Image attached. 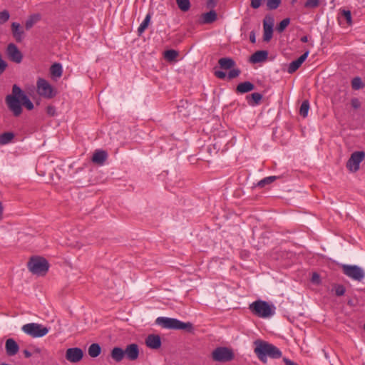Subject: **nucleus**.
Here are the masks:
<instances>
[{"label": "nucleus", "instance_id": "obj_5", "mask_svg": "<svg viewBox=\"0 0 365 365\" xmlns=\"http://www.w3.org/2000/svg\"><path fill=\"white\" fill-rule=\"evenodd\" d=\"M28 268L32 274L43 276L48 270L49 264L43 257H33L28 262Z\"/></svg>", "mask_w": 365, "mask_h": 365}, {"label": "nucleus", "instance_id": "obj_47", "mask_svg": "<svg viewBox=\"0 0 365 365\" xmlns=\"http://www.w3.org/2000/svg\"><path fill=\"white\" fill-rule=\"evenodd\" d=\"M312 281L313 282L318 283L319 281V276L317 273H314L312 277Z\"/></svg>", "mask_w": 365, "mask_h": 365}, {"label": "nucleus", "instance_id": "obj_13", "mask_svg": "<svg viewBox=\"0 0 365 365\" xmlns=\"http://www.w3.org/2000/svg\"><path fill=\"white\" fill-rule=\"evenodd\" d=\"M7 55L11 61L19 63L22 61V53L14 43H9L6 49Z\"/></svg>", "mask_w": 365, "mask_h": 365}, {"label": "nucleus", "instance_id": "obj_29", "mask_svg": "<svg viewBox=\"0 0 365 365\" xmlns=\"http://www.w3.org/2000/svg\"><path fill=\"white\" fill-rule=\"evenodd\" d=\"M14 138L12 132H5L0 135V145H6L11 142Z\"/></svg>", "mask_w": 365, "mask_h": 365}, {"label": "nucleus", "instance_id": "obj_8", "mask_svg": "<svg viewBox=\"0 0 365 365\" xmlns=\"http://www.w3.org/2000/svg\"><path fill=\"white\" fill-rule=\"evenodd\" d=\"M37 93L45 98H52L55 93L50 83L43 78H39L36 82Z\"/></svg>", "mask_w": 365, "mask_h": 365}, {"label": "nucleus", "instance_id": "obj_40", "mask_svg": "<svg viewBox=\"0 0 365 365\" xmlns=\"http://www.w3.org/2000/svg\"><path fill=\"white\" fill-rule=\"evenodd\" d=\"M10 15L8 11L4 10L0 12V25L4 24L9 19Z\"/></svg>", "mask_w": 365, "mask_h": 365}, {"label": "nucleus", "instance_id": "obj_20", "mask_svg": "<svg viewBox=\"0 0 365 365\" xmlns=\"http://www.w3.org/2000/svg\"><path fill=\"white\" fill-rule=\"evenodd\" d=\"M255 89V85L250 81H245L239 83L236 87V92L238 93H245Z\"/></svg>", "mask_w": 365, "mask_h": 365}, {"label": "nucleus", "instance_id": "obj_38", "mask_svg": "<svg viewBox=\"0 0 365 365\" xmlns=\"http://www.w3.org/2000/svg\"><path fill=\"white\" fill-rule=\"evenodd\" d=\"M351 86L354 90H359L363 86V83L359 77H355L351 81Z\"/></svg>", "mask_w": 365, "mask_h": 365}, {"label": "nucleus", "instance_id": "obj_19", "mask_svg": "<svg viewBox=\"0 0 365 365\" xmlns=\"http://www.w3.org/2000/svg\"><path fill=\"white\" fill-rule=\"evenodd\" d=\"M268 56L267 51H257L255 52L250 58V61L252 63H261L264 61Z\"/></svg>", "mask_w": 365, "mask_h": 365}, {"label": "nucleus", "instance_id": "obj_6", "mask_svg": "<svg viewBox=\"0 0 365 365\" xmlns=\"http://www.w3.org/2000/svg\"><path fill=\"white\" fill-rule=\"evenodd\" d=\"M22 331L33 338L43 337L48 333V328L37 323H29L24 324Z\"/></svg>", "mask_w": 365, "mask_h": 365}, {"label": "nucleus", "instance_id": "obj_33", "mask_svg": "<svg viewBox=\"0 0 365 365\" xmlns=\"http://www.w3.org/2000/svg\"><path fill=\"white\" fill-rule=\"evenodd\" d=\"M309 110V103L307 100H305L302 102L300 109H299V114L305 118L308 115V112Z\"/></svg>", "mask_w": 365, "mask_h": 365}, {"label": "nucleus", "instance_id": "obj_44", "mask_svg": "<svg viewBox=\"0 0 365 365\" xmlns=\"http://www.w3.org/2000/svg\"><path fill=\"white\" fill-rule=\"evenodd\" d=\"M215 75L220 79H224L226 77V73L222 71H215Z\"/></svg>", "mask_w": 365, "mask_h": 365}, {"label": "nucleus", "instance_id": "obj_15", "mask_svg": "<svg viewBox=\"0 0 365 365\" xmlns=\"http://www.w3.org/2000/svg\"><path fill=\"white\" fill-rule=\"evenodd\" d=\"M13 37L17 42H21L25 37V33L21 24L17 22H13L11 25Z\"/></svg>", "mask_w": 365, "mask_h": 365}, {"label": "nucleus", "instance_id": "obj_16", "mask_svg": "<svg viewBox=\"0 0 365 365\" xmlns=\"http://www.w3.org/2000/svg\"><path fill=\"white\" fill-rule=\"evenodd\" d=\"M5 350L9 356H13L19 352V346L14 339L9 338L5 342Z\"/></svg>", "mask_w": 365, "mask_h": 365}, {"label": "nucleus", "instance_id": "obj_36", "mask_svg": "<svg viewBox=\"0 0 365 365\" xmlns=\"http://www.w3.org/2000/svg\"><path fill=\"white\" fill-rule=\"evenodd\" d=\"M340 14L341 16L346 19L348 25L351 26L352 24L351 11L349 10L342 9L340 11Z\"/></svg>", "mask_w": 365, "mask_h": 365}, {"label": "nucleus", "instance_id": "obj_35", "mask_svg": "<svg viewBox=\"0 0 365 365\" xmlns=\"http://www.w3.org/2000/svg\"><path fill=\"white\" fill-rule=\"evenodd\" d=\"M290 19L289 18L284 19L277 26L276 29L279 33L284 31L287 26L289 24Z\"/></svg>", "mask_w": 365, "mask_h": 365}, {"label": "nucleus", "instance_id": "obj_3", "mask_svg": "<svg viewBox=\"0 0 365 365\" xmlns=\"http://www.w3.org/2000/svg\"><path fill=\"white\" fill-rule=\"evenodd\" d=\"M155 323L165 329L186 330L188 332H192L193 330L191 322H182L174 318L160 317L156 319Z\"/></svg>", "mask_w": 365, "mask_h": 365}, {"label": "nucleus", "instance_id": "obj_30", "mask_svg": "<svg viewBox=\"0 0 365 365\" xmlns=\"http://www.w3.org/2000/svg\"><path fill=\"white\" fill-rule=\"evenodd\" d=\"M151 15L148 14L143 20V21L140 24V26L138 29V32L139 35H141L145 30L148 28L149 23L150 21Z\"/></svg>", "mask_w": 365, "mask_h": 365}, {"label": "nucleus", "instance_id": "obj_25", "mask_svg": "<svg viewBox=\"0 0 365 365\" xmlns=\"http://www.w3.org/2000/svg\"><path fill=\"white\" fill-rule=\"evenodd\" d=\"M41 15L39 14H34L29 16L26 21L25 27L27 30L31 29L34 25L41 20Z\"/></svg>", "mask_w": 365, "mask_h": 365}, {"label": "nucleus", "instance_id": "obj_7", "mask_svg": "<svg viewBox=\"0 0 365 365\" xmlns=\"http://www.w3.org/2000/svg\"><path fill=\"white\" fill-rule=\"evenodd\" d=\"M212 358L215 361L227 362L234 359V354L230 349L220 346L213 350Z\"/></svg>", "mask_w": 365, "mask_h": 365}, {"label": "nucleus", "instance_id": "obj_18", "mask_svg": "<svg viewBox=\"0 0 365 365\" xmlns=\"http://www.w3.org/2000/svg\"><path fill=\"white\" fill-rule=\"evenodd\" d=\"M146 346L152 349H158L161 346V339L157 334H150L145 339Z\"/></svg>", "mask_w": 365, "mask_h": 365}, {"label": "nucleus", "instance_id": "obj_37", "mask_svg": "<svg viewBox=\"0 0 365 365\" xmlns=\"http://www.w3.org/2000/svg\"><path fill=\"white\" fill-rule=\"evenodd\" d=\"M281 4V0H267V6L269 10L277 9Z\"/></svg>", "mask_w": 365, "mask_h": 365}, {"label": "nucleus", "instance_id": "obj_51", "mask_svg": "<svg viewBox=\"0 0 365 365\" xmlns=\"http://www.w3.org/2000/svg\"><path fill=\"white\" fill-rule=\"evenodd\" d=\"M301 41L306 43L308 41V37L307 36H304L301 38Z\"/></svg>", "mask_w": 365, "mask_h": 365}, {"label": "nucleus", "instance_id": "obj_12", "mask_svg": "<svg viewBox=\"0 0 365 365\" xmlns=\"http://www.w3.org/2000/svg\"><path fill=\"white\" fill-rule=\"evenodd\" d=\"M83 357V351L81 348H69L66 351V359L71 363H78Z\"/></svg>", "mask_w": 365, "mask_h": 365}, {"label": "nucleus", "instance_id": "obj_28", "mask_svg": "<svg viewBox=\"0 0 365 365\" xmlns=\"http://www.w3.org/2000/svg\"><path fill=\"white\" fill-rule=\"evenodd\" d=\"M101 348L100 345L97 343L92 344L89 347L88 350V353L89 356L92 358H96L98 356L101 354Z\"/></svg>", "mask_w": 365, "mask_h": 365}, {"label": "nucleus", "instance_id": "obj_4", "mask_svg": "<svg viewBox=\"0 0 365 365\" xmlns=\"http://www.w3.org/2000/svg\"><path fill=\"white\" fill-rule=\"evenodd\" d=\"M250 310L253 314L261 318H269L275 313V307L268 302L262 300H257L249 306Z\"/></svg>", "mask_w": 365, "mask_h": 365}, {"label": "nucleus", "instance_id": "obj_43", "mask_svg": "<svg viewBox=\"0 0 365 365\" xmlns=\"http://www.w3.org/2000/svg\"><path fill=\"white\" fill-rule=\"evenodd\" d=\"M46 113L50 116H54L56 115V108L53 106H48L46 108Z\"/></svg>", "mask_w": 365, "mask_h": 365}, {"label": "nucleus", "instance_id": "obj_48", "mask_svg": "<svg viewBox=\"0 0 365 365\" xmlns=\"http://www.w3.org/2000/svg\"><path fill=\"white\" fill-rule=\"evenodd\" d=\"M351 105L354 108H357L359 106V101L357 99H353L351 101Z\"/></svg>", "mask_w": 365, "mask_h": 365}, {"label": "nucleus", "instance_id": "obj_32", "mask_svg": "<svg viewBox=\"0 0 365 365\" xmlns=\"http://www.w3.org/2000/svg\"><path fill=\"white\" fill-rule=\"evenodd\" d=\"M178 56V52L175 50H168L164 53L165 58L168 61H174Z\"/></svg>", "mask_w": 365, "mask_h": 365}, {"label": "nucleus", "instance_id": "obj_42", "mask_svg": "<svg viewBox=\"0 0 365 365\" xmlns=\"http://www.w3.org/2000/svg\"><path fill=\"white\" fill-rule=\"evenodd\" d=\"M241 71L238 68H233L228 73V78L232 79L237 78L240 74Z\"/></svg>", "mask_w": 365, "mask_h": 365}, {"label": "nucleus", "instance_id": "obj_31", "mask_svg": "<svg viewBox=\"0 0 365 365\" xmlns=\"http://www.w3.org/2000/svg\"><path fill=\"white\" fill-rule=\"evenodd\" d=\"M178 8L182 11H187L190 8V0H175Z\"/></svg>", "mask_w": 365, "mask_h": 365}, {"label": "nucleus", "instance_id": "obj_21", "mask_svg": "<svg viewBox=\"0 0 365 365\" xmlns=\"http://www.w3.org/2000/svg\"><path fill=\"white\" fill-rule=\"evenodd\" d=\"M107 158V153L104 150H96L92 157V161L94 163L102 165Z\"/></svg>", "mask_w": 365, "mask_h": 365}, {"label": "nucleus", "instance_id": "obj_52", "mask_svg": "<svg viewBox=\"0 0 365 365\" xmlns=\"http://www.w3.org/2000/svg\"><path fill=\"white\" fill-rule=\"evenodd\" d=\"M215 0H209L208 1V5L211 4H215Z\"/></svg>", "mask_w": 365, "mask_h": 365}, {"label": "nucleus", "instance_id": "obj_14", "mask_svg": "<svg viewBox=\"0 0 365 365\" xmlns=\"http://www.w3.org/2000/svg\"><path fill=\"white\" fill-rule=\"evenodd\" d=\"M125 356L130 361H135L139 356V348L136 344H130L124 349Z\"/></svg>", "mask_w": 365, "mask_h": 365}, {"label": "nucleus", "instance_id": "obj_26", "mask_svg": "<svg viewBox=\"0 0 365 365\" xmlns=\"http://www.w3.org/2000/svg\"><path fill=\"white\" fill-rule=\"evenodd\" d=\"M50 73L53 78H59L63 73L61 65L59 63H53L50 68Z\"/></svg>", "mask_w": 365, "mask_h": 365}, {"label": "nucleus", "instance_id": "obj_27", "mask_svg": "<svg viewBox=\"0 0 365 365\" xmlns=\"http://www.w3.org/2000/svg\"><path fill=\"white\" fill-rule=\"evenodd\" d=\"M262 98V95L259 93H253L250 96H247V100L250 106H256L259 104Z\"/></svg>", "mask_w": 365, "mask_h": 365}, {"label": "nucleus", "instance_id": "obj_2", "mask_svg": "<svg viewBox=\"0 0 365 365\" xmlns=\"http://www.w3.org/2000/svg\"><path fill=\"white\" fill-rule=\"evenodd\" d=\"M255 344L256 345L255 353L263 363L267 361V356L272 359H279L282 355V351L277 346L267 341L257 340Z\"/></svg>", "mask_w": 365, "mask_h": 365}, {"label": "nucleus", "instance_id": "obj_39", "mask_svg": "<svg viewBox=\"0 0 365 365\" xmlns=\"http://www.w3.org/2000/svg\"><path fill=\"white\" fill-rule=\"evenodd\" d=\"M319 5V0H307L304 3V7L307 9H314Z\"/></svg>", "mask_w": 365, "mask_h": 365}, {"label": "nucleus", "instance_id": "obj_22", "mask_svg": "<svg viewBox=\"0 0 365 365\" xmlns=\"http://www.w3.org/2000/svg\"><path fill=\"white\" fill-rule=\"evenodd\" d=\"M202 23L208 24L214 22L217 19V13L214 10L202 14L201 16Z\"/></svg>", "mask_w": 365, "mask_h": 365}, {"label": "nucleus", "instance_id": "obj_49", "mask_svg": "<svg viewBox=\"0 0 365 365\" xmlns=\"http://www.w3.org/2000/svg\"><path fill=\"white\" fill-rule=\"evenodd\" d=\"M24 354L26 358H29L31 356V353L26 349L24 351Z\"/></svg>", "mask_w": 365, "mask_h": 365}, {"label": "nucleus", "instance_id": "obj_11", "mask_svg": "<svg viewBox=\"0 0 365 365\" xmlns=\"http://www.w3.org/2000/svg\"><path fill=\"white\" fill-rule=\"evenodd\" d=\"M274 18L267 15L263 20V41L269 42L273 34Z\"/></svg>", "mask_w": 365, "mask_h": 365}, {"label": "nucleus", "instance_id": "obj_9", "mask_svg": "<svg viewBox=\"0 0 365 365\" xmlns=\"http://www.w3.org/2000/svg\"><path fill=\"white\" fill-rule=\"evenodd\" d=\"M342 270L345 275L356 281H361L364 277V270L357 265L343 264Z\"/></svg>", "mask_w": 365, "mask_h": 365}, {"label": "nucleus", "instance_id": "obj_50", "mask_svg": "<svg viewBox=\"0 0 365 365\" xmlns=\"http://www.w3.org/2000/svg\"><path fill=\"white\" fill-rule=\"evenodd\" d=\"M3 210L4 207L1 202H0V220L2 218Z\"/></svg>", "mask_w": 365, "mask_h": 365}, {"label": "nucleus", "instance_id": "obj_24", "mask_svg": "<svg viewBox=\"0 0 365 365\" xmlns=\"http://www.w3.org/2000/svg\"><path fill=\"white\" fill-rule=\"evenodd\" d=\"M110 356L116 362H120L125 356V351L120 347H114L111 351Z\"/></svg>", "mask_w": 365, "mask_h": 365}, {"label": "nucleus", "instance_id": "obj_46", "mask_svg": "<svg viewBox=\"0 0 365 365\" xmlns=\"http://www.w3.org/2000/svg\"><path fill=\"white\" fill-rule=\"evenodd\" d=\"M283 361L284 362L285 365H298L287 358H284Z\"/></svg>", "mask_w": 365, "mask_h": 365}, {"label": "nucleus", "instance_id": "obj_10", "mask_svg": "<svg viewBox=\"0 0 365 365\" xmlns=\"http://www.w3.org/2000/svg\"><path fill=\"white\" fill-rule=\"evenodd\" d=\"M364 157L365 153L363 151L354 152L347 162L346 167L351 171H357L359 169V165L364 159Z\"/></svg>", "mask_w": 365, "mask_h": 365}, {"label": "nucleus", "instance_id": "obj_1", "mask_svg": "<svg viewBox=\"0 0 365 365\" xmlns=\"http://www.w3.org/2000/svg\"><path fill=\"white\" fill-rule=\"evenodd\" d=\"M5 101L9 110L16 117L21 114V106H24L29 110L34 108L33 103L21 88L16 84L12 87L11 94L6 96Z\"/></svg>", "mask_w": 365, "mask_h": 365}, {"label": "nucleus", "instance_id": "obj_34", "mask_svg": "<svg viewBox=\"0 0 365 365\" xmlns=\"http://www.w3.org/2000/svg\"><path fill=\"white\" fill-rule=\"evenodd\" d=\"M278 177L277 176H269L264 178L257 182V186L259 187H264L266 185L272 183Z\"/></svg>", "mask_w": 365, "mask_h": 365}, {"label": "nucleus", "instance_id": "obj_41", "mask_svg": "<svg viewBox=\"0 0 365 365\" xmlns=\"http://www.w3.org/2000/svg\"><path fill=\"white\" fill-rule=\"evenodd\" d=\"M335 289V294L336 296H342L345 293V287L341 284H335L334 285Z\"/></svg>", "mask_w": 365, "mask_h": 365}, {"label": "nucleus", "instance_id": "obj_23", "mask_svg": "<svg viewBox=\"0 0 365 365\" xmlns=\"http://www.w3.org/2000/svg\"><path fill=\"white\" fill-rule=\"evenodd\" d=\"M218 64L221 68L228 70L235 66V61L231 58H221L218 61Z\"/></svg>", "mask_w": 365, "mask_h": 365}, {"label": "nucleus", "instance_id": "obj_45", "mask_svg": "<svg viewBox=\"0 0 365 365\" xmlns=\"http://www.w3.org/2000/svg\"><path fill=\"white\" fill-rule=\"evenodd\" d=\"M250 41L252 43H255L256 42V36H255V31H251L250 32Z\"/></svg>", "mask_w": 365, "mask_h": 365}, {"label": "nucleus", "instance_id": "obj_17", "mask_svg": "<svg viewBox=\"0 0 365 365\" xmlns=\"http://www.w3.org/2000/svg\"><path fill=\"white\" fill-rule=\"evenodd\" d=\"M309 51H307L297 60L292 61L288 66L287 72L289 73H293L294 72H295L301 66L303 62L306 60L309 55Z\"/></svg>", "mask_w": 365, "mask_h": 365}]
</instances>
